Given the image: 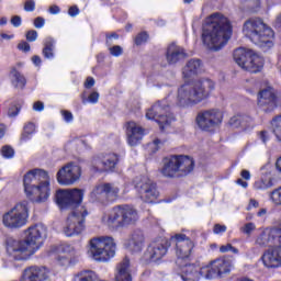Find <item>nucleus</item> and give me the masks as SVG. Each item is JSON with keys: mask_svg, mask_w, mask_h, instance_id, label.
Wrapping results in <instances>:
<instances>
[{"mask_svg": "<svg viewBox=\"0 0 281 281\" xmlns=\"http://www.w3.org/2000/svg\"><path fill=\"white\" fill-rule=\"evenodd\" d=\"M259 205L260 204L258 203V201L250 199L247 210H251V207H258Z\"/></svg>", "mask_w": 281, "mask_h": 281, "instance_id": "61", "label": "nucleus"}, {"mask_svg": "<svg viewBox=\"0 0 281 281\" xmlns=\"http://www.w3.org/2000/svg\"><path fill=\"white\" fill-rule=\"evenodd\" d=\"M134 188L145 203H155V201L159 199L157 183L146 176L136 177L134 180Z\"/></svg>", "mask_w": 281, "mask_h": 281, "instance_id": "14", "label": "nucleus"}, {"mask_svg": "<svg viewBox=\"0 0 281 281\" xmlns=\"http://www.w3.org/2000/svg\"><path fill=\"white\" fill-rule=\"evenodd\" d=\"M229 271H232V261L228 259H216L202 267L201 272L205 280H215V278H221V276H225Z\"/></svg>", "mask_w": 281, "mask_h": 281, "instance_id": "19", "label": "nucleus"}, {"mask_svg": "<svg viewBox=\"0 0 281 281\" xmlns=\"http://www.w3.org/2000/svg\"><path fill=\"white\" fill-rule=\"evenodd\" d=\"M139 221L137 209L131 205L115 206L108 216L109 227H126V225H135Z\"/></svg>", "mask_w": 281, "mask_h": 281, "instance_id": "10", "label": "nucleus"}, {"mask_svg": "<svg viewBox=\"0 0 281 281\" xmlns=\"http://www.w3.org/2000/svg\"><path fill=\"white\" fill-rule=\"evenodd\" d=\"M24 192L33 203L49 199V175L43 169H32L23 177Z\"/></svg>", "mask_w": 281, "mask_h": 281, "instance_id": "4", "label": "nucleus"}, {"mask_svg": "<svg viewBox=\"0 0 281 281\" xmlns=\"http://www.w3.org/2000/svg\"><path fill=\"white\" fill-rule=\"evenodd\" d=\"M49 14H60V7L53 4L48 9Z\"/></svg>", "mask_w": 281, "mask_h": 281, "instance_id": "56", "label": "nucleus"}, {"mask_svg": "<svg viewBox=\"0 0 281 281\" xmlns=\"http://www.w3.org/2000/svg\"><path fill=\"white\" fill-rule=\"evenodd\" d=\"M19 113H21V105H19V104L10 105V108L8 110L9 117H16V115H19Z\"/></svg>", "mask_w": 281, "mask_h": 281, "instance_id": "40", "label": "nucleus"}, {"mask_svg": "<svg viewBox=\"0 0 281 281\" xmlns=\"http://www.w3.org/2000/svg\"><path fill=\"white\" fill-rule=\"evenodd\" d=\"M148 41V33L146 32H140L136 35L134 38L135 45H144Z\"/></svg>", "mask_w": 281, "mask_h": 281, "instance_id": "38", "label": "nucleus"}, {"mask_svg": "<svg viewBox=\"0 0 281 281\" xmlns=\"http://www.w3.org/2000/svg\"><path fill=\"white\" fill-rule=\"evenodd\" d=\"M244 120H245L244 116L237 115L231 119V124L233 126H238V125L245 126V123H243Z\"/></svg>", "mask_w": 281, "mask_h": 281, "instance_id": "44", "label": "nucleus"}, {"mask_svg": "<svg viewBox=\"0 0 281 281\" xmlns=\"http://www.w3.org/2000/svg\"><path fill=\"white\" fill-rule=\"evenodd\" d=\"M171 243L176 245V256L178 266L183 265V260L190 258L192 250L194 249V241L184 234H176L170 238Z\"/></svg>", "mask_w": 281, "mask_h": 281, "instance_id": "15", "label": "nucleus"}, {"mask_svg": "<svg viewBox=\"0 0 281 281\" xmlns=\"http://www.w3.org/2000/svg\"><path fill=\"white\" fill-rule=\"evenodd\" d=\"M223 122V112L216 109L202 111L196 116V124L201 131H214Z\"/></svg>", "mask_w": 281, "mask_h": 281, "instance_id": "18", "label": "nucleus"}, {"mask_svg": "<svg viewBox=\"0 0 281 281\" xmlns=\"http://www.w3.org/2000/svg\"><path fill=\"white\" fill-rule=\"evenodd\" d=\"M261 260L268 269L281 267V247L269 248Z\"/></svg>", "mask_w": 281, "mask_h": 281, "instance_id": "27", "label": "nucleus"}, {"mask_svg": "<svg viewBox=\"0 0 281 281\" xmlns=\"http://www.w3.org/2000/svg\"><path fill=\"white\" fill-rule=\"evenodd\" d=\"M125 133L127 137L128 146H137L144 139L146 130L134 121H130L125 124Z\"/></svg>", "mask_w": 281, "mask_h": 281, "instance_id": "22", "label": "nucleus"}, {"mask_svg": "<svg viewBox=\"0 0 281 281\" xmlns=\"http://www.w3.org/2000/svg\"><path fill=\"white\" fill-rule=\"evenodd\" d=\"M80 177H82V168L76 162L66 164L56 175L59 186H74V183L80 181Z\"/></svg>", "mask_w": 281, "mask_h": 281, "instance_id": "16", "label": "nucleus"}, {"mask_svg": "<svg viewBox=\"0 0 281 281\" xmlns=\"http://www.w3.org/2000/svg\"><path fill=\"white\" fill-rule=\"evenodd\" d=\"M234 60L241 69L250 71V74H258V71H262V67H265V58L247 48L235 49Z\"/></svg>", "mask_w": 281, "mask_h": 281, "instance_id": "11", "label": "nucleus"}, {"mask_svg": "<svg viewBox=\"0 0 281 281\" xmlns=\"http://www.w3.org/2000/svg\"><path fill=\"white\" fill-rule=\"evenodd\" d=\"M89 251L97 262H109L115 256L117 246L113 237H93L89 241Z\"/></svg>", "mask_w": 281, "mask_h": 281, "instance_id": "9", "label": "nucleus"}, {"mask_svg": "<svg viewBox=\"0 0 281 281\" xmlns=\"http://www.w3.org/2000/svg\"><path fill=\"white\" fill-rule=\"evenodd\" d=\"M38 38V32H36L35 30H31L26 33V41H29V43H34V41H36Z\"/></svg>", "mask_w": 281, "mask_h": 281, "instance_id": "43", "label": "nucleus"}, {"mask_svg": "<svg viewBox=\"0 0 281 281\" xmlns=\"http://www.w3.org/2000/svg\"><path fill=\"white\" fill-rule=\"evenodd\" d=\"M170 249V243L166 238H158L148 244L145 252L144 259L147 262H159Z\"/></svg>", "mask_w": 281, "mask_h": 281, "instance_id": "17", "label": "nucleus"}, {"mask_svg": "<svg viewBox=\"0 0 281 281\" xmlns=\"http://www.w3.org/2000/svg\"><path fill=\"white\" fill-rule=\"evenodd\" d=\"M33 110L41 112L45 110V104L41 101H37L33 104Z\"/></svg>", "mask_w": 281, "mask_h": 281, "instance_id": "54", "label": "nucleus"}, {"mask_svg": "<svg viewBox=\"0 0 281 281\" xmlns=\"http://www.w3.org/2000/svg\"><path fill=\"white\" fill-rule=\"evenodd\" d=\"M274 25L277 27H281V12L277 15V19L274 21Z\"/></svg>", "mask_w": 281, "mask_h": 281, "instance_id": "62", "label": "nucleus"}, {"mask_svg": "<svg viewBox=\"0 0 281 281\" xmlns=\"http://www.w3.org/2000/svg\"><path fill=\"white\" fill-rule=\"evenodd\" d=\"M93 168L97 172H113L117 164H120V156L116 154H105L93 159Z\"/></svg>", "mask_w": 281, "mask_h": 281, "instance_id": "20", "label": "nucleus"}, {"mask_svg": "<svg viewBox=\"0 0 281 281\" xmlns=\"http://www.w3.org/2000/svg\"><path fill=\"white\" fill-rule=\"evenodd\" d=\"M2 157L5 159H12L14 157V149L8 145L3 146L1 149Z\"/></svg>", "mask_w": 281, "mask_h": 281, "instance_id": "39", "label": "nucleus"}, {"mask_svg": "<svg viewBox=\"0 0 281 281\" xmlns=\"http://www.w3.org/2000/svg\"><path fill=\"white\" fill-rule=\"evenodd\" d=\"M178 267L181 269V279L183 281H199L201 278H205V274L201 272L203 268H199V266L181 263Z\"/></svg>", "mask_w": 281, "mask_h": 281, "instance_id": "25", "label": "nucleus"}, {"mask_svg": "<svg viewBox=\"0 0 281 281\" xmlns=\"http://www.w3.org/2000/svg\"><path fill=\"white\" fill-rule=\"evenodd\" d=\"M85 199V191L81 189H60L56 192V201L61 210L75 209V211L68 215L66 224L63 228V233L68 238L74 236H80L87 228L85 225L89 212L87 207L80 206Z\"/></svg>", "mask_w": 281, "mask_h": 281, "instance_id": "1", "label": "nucleus"}, {"mask_svg": "<svg viewBox=\"0 0 281 281\" xmlns=\"http://www.w3.org/2000/svg\"><path fill=\"white\" fill-rule=\"evenodd\" d=\"M221 254H227V251H232V244H227L220 247Z\"/></svg>", "mask_w": 281, "mask_h": 281, "instance_id": "58", "label": "nucleus"}, {"mask_svg": "<svg viewBox=\"0 0 281 281\" xmlns=\"http://www.w3.org/2000/svg\"><path fill=\"white\" fill-rule=\"evenodd\" d=\"M30 218V202L27 200L18 202L12 209L2 215V224L7 229H21L27 225Z\"/></svg>", "mask_w": 281, "mask_h": 281, "instance_id": "8", "label": "nucleus"}, {"mask_svg": "<svg viewBox=\"0 0 281 281\" xmlns=\"http://www.w3.org/2000/svg\"><path fill=\"white\" fill-rule=\"evenodd\" d=\"M200 72H201V61L199 59H191L182 68V78L184 80H190V78H194V76H199Z\"/></svg>", "mask_w": 281, "mask_h": 281, "instance_id": "30", "label": "nucleus"}, {"mask_svg": "<svg viewBox=\"0 0 281 281\" xmlns=\"http://www.w3.org/2000/svg\"><path fill=\"white\" fill-rule=\"evenodd\" d=\"M5 135V125L0 124V139Z\"/></svg>", "mask_w": 281, "mask_h": 281, "instance_id": "63", "label": "nucleus"}, {"mask_svg": "<svg viewBox=\"0 0 281 281\" xmlns=\"http://www.w3.org/2000/svg\"><path fill=\"white\" fill-rule=\"evenodd\" d=\"M256 190H269V188H273V179H261L255 182Z\"/></svg>", "mask_w": 281, "mask_h": 281, "instance_id": "33", "label": "nucleus"}, {"mask_svg": "<svg viewBox=\"0 0 281 281\" xmlns=\"http://www.w3.org/2000/svg\"><path fill=\"white\" fill-rule=\"evenodd\" d=\"M232 23L221 13L211 14L202 30V43L211 52H221L232 38Z\"/></svg>", "mask_w": 281, "mask_h": 281, "instance_id": "3", "label": "nucleus"}, {"mask_svg": "<svg viewBox=\"0 0 281 281\" xmlns=\"http://www.w3.org/2000/svg\"><path fill=\"white\" fill-rule=\"evenodd\" d=\"M186 56H188V54H186L183 47L177 44H171L167 48L166 58L169 65H177V63H179V60H183Z\"/></svg>", "mask_w": 281, "mask_h": 281, "instance_id": "29", "label": "nucleus"}, {"mask_svg": "<svg viewBox=\"0 0 281 281\" xmlns=\"http://www.w3.org/2000/svg\"><path fill=\"white\" fill-rule=\"evenodd\" d=\"M271 137L269 136V132L267 131H261L259 133V139H261L262 144H267Z\"/></svg>", "mask_w": 281, "mask_h": 281, "instance_id": "49", "label": "nucleus"}, {"mask_svg": "<svg viewBox=\"0 0 281 281\" xmlns=\"http://www.w3.org/2000/svg\"><path fill=\"white\" fill-rule=\"evenodd\" d=\"M109 52L111 56H114L115 58L122 56L124 54V49L120 45H115L109 48Z\"/></svg>", "mask_w": 281, "mask_h": 281, "instance_id": "41", "label": "nucleus"}, {"mask_svg": "<svg viewBox=\"0 0 281 281\" xmlns=\"http://www.w3.org/2000/svg\"><path fill=\"white\" fill-rule=\"evenodd\" d=\"M34 26L37 29V30H41V27H44L45 26V19H43L42 16H38L34 20Z\"/></svg>", "mask_w": 281, "mask_h": 281, "instance_id": "48", "label": "nucleus"}, {"mask_svg": "<svg viewBox=\"0 0 281 281\" xmlns=\"http://www.w3.org/2000/svg\"><path fill=\"white\" fill-rule=\"evenodd\" d=\"M43 55L45 58H54V45H56V41L52 37H47L44 43Z\"/></svg>", "mask_w": 281, "mask_h": 281, "instance_id": "32", "label": "nucleus"}, {"mask_svg": "<svg viewBox=\"0 0 281 281\" xmlns=\"http://www.w3.org/2000/svg\"><path fill=\"white\" fill-rule=\"evenodd\" d=\"M18 49H20V52L27 53V52H30V44L27 42H21L18 45Z\"/></svg>", "mask_w": 281, "mask_h": 281, "instance_id": "52", "label": "nucleus"}, {"mask_svg": "<svg viewBox=\"0 0 281 281\" xmlns=\"http://www.w3.org/2000/svg\"><path fill=\"white\" fill-rule=\"evenodd\" d=\"M120 196V184L117 182H106L97 184L90 192L92 203H109Z\"/></svg>", "mask_w": 281, "mask_h": 281, "instance_id": "13", "label": "nucleus"}, {"mask_svg": "<svg viewBox=\"0 0 281 281\" xmlns=\"http://www.w3.org/2000/svg\"><path fill=\"white\" fill-rule=\"evenodd\" d=\"M114 281H133V276L131 274V259H128V257H125L117 263Z\"/></svg>", "mask_w": 281, "mask_h": 281, "instance_id": "28", "label": "nucleus"}, {"mask_svg": "<svg viewBox=\"0 0 281 281\" xmlns=\"http://www.w3.org/2000/svg\"><path fill=\"white\" fill-rule=\"evenodd\" d=\"M258 106L265 113H271L278 106V97L273 88L268 87L258 93Z\"/></svg>", "mask_w": 281, "mask_h": 281, "instance_id": "21", "label": "nucleus"}, {"mask_svg": "<svg viewBox=\"0 0 281 281\" xmlns=\"http://www.w3.org/2000/svg\"><path fill=\"white\" fill-rule=\"evenodd\" d=\"M61 251L64 254H75L76 252V249L74 248V246L69 245V244H66L61 247Z\"/></svg>", "mask_w": 281, "mask_h": 281, "instance_id": "51", "label": "nucleus"}, {"mask_svg": "<svg viewBox=\"0 0 281 281\" xmlns=\"http://www.w3.org/2000/svg\"><path fill=\"white\" fill-rule=\"evenodd\" d=\"M32 63L33 65H35V67H41V63H42L41 56L34 55L32 57Z\"/></svg>", "mask_w": 281, "mask_h": 281, "instance_id": "60", "label": "nucleus"}, {"mask_svg": "<svg viewBox=\"0 0 281 281\" xmlns=\"http://www.w3.org/2000/svg\"><path fill=\"white\" fill-rule=\"evenodd\" d=\"M49 271L45 267L31 266L23 270L20 281H45Z\"/></svg>", "mask_w": 281, "mask_h": 281, "instance_id": "23", "label": "nucleus"}, {"mask_svg": "<svg viewBox=\"0 0 281 281\" xmlns=\"http://www.w3.org/2000/svg\"><path fill=\"white\" fill-rule=\"evenodd\" d=\"M61 115H63L65 122H67L68 124L74 122V114L70 111L63 110Z\"/></svg>", "mask_w": 281, "mask_h": 281, "instance_id": "46", "label": "nucleus"}, {"mask_svg": "<svg viewBox=\"0 0 281 281\" xmlns=\"http://www.w3.org/2000/svg\"><path fill=\"white\" fill-rule=\"evenodd\" d=\"M215 89L214 81L210 79H199L191 83H184L178 89V104L180 106H194L207 100Z\"/></svg>", "mask_w": 281, "mask_h": 281, "instance_id": "5", "label": "nucleus"}, {"mask_svg": "<svg viewBox=\"0 0 281 281\" xmlns=\"http://www.w3.org/2000/svg\"><path fill=\"white\" fill-rule=\"evenodd\" d=\"M95 85V79L93 77H88L85 82L86 89H91Z\"/></svg>", "mask_w": 281, "mask_h": 281, "instance_id": "55", "label": "nucleus"}, {"mask_svg": "<svg viewBox=\"0 0 281 281\" xmlns=\"http://www.w3.org/2000/svg\"><path fill=\"white\" fill-rule=\"evenodd\" d=\"M276 168L279 172H281V156L277 159Z\"/></svg>", "mask_w": 281, "mask_h": 281, "instance_id": "64", "label": "nucleus"}, {"mask_svg": "<svg viewBox=\"0 0 281 281\" xmlns=\"http://www.w3.org/2000/svg\"><path fill=\"white\" fill-rule=\"evenodd\" d=\"M146 119L157 122L160 131H164L166 126H170V123L175 120V115L170 112V102L168 99H162L151 105L146 112Z\"/></svg>", "mask_w": 281, "mask_h": 281, "instance_id": "12", "label": "nucleus"}, {"mask_svg": "<svg viewBox=\"0 0 281 281\" xmlns=\"http://www.w3.org/2000/svg\"><path fill=\"white\" fill-rule=\"evenodd\" d=\"M214 234H225L227 232V226L215 224L213 228Z\"/></svg>", "mask_w": 281, "mask_h": 281, "instance_id": "47", "label": "nucleus"}, {"mask_svg": "<svg viewBox=\"0 0 281 281\" xmlns=\"http://www.w3.org/2000/svg\"><path fill=\"white\" fill-rule=\"evenodd\" d=\"M82 100V104H87L88 102L90 104H98V101L100 100V93H98L97 91L91 92L87 98H85V95L81 97Z\"/></svg>", "mask_w": 281, "mask_h": 281, "instance_id": "35", "label": "nucleus"}, {"mask_svg": "<svg viewBox=\"0 0 281 281\" xmlns=\"http://www.w3.org/2000/svg\"><path fill=\"white\" fill-rule=\"evenodd\" d=\"M146 245V237L144 236V232L137 229L134 231L125 244L128 251L132 254H140Z\"/></svg>", "mask_w": 281, "mask_h": 281, "instance_id": "24", "label": "nucleus"}, {"mask_svg": "<svg viewBox=\"0 0 281 281\" xmlns=\"http://www.w3.org/2000/svg\"><path fill=\"white\" fill-rule=\"evenodd\" d=\"M36 133V125L32 122H29L23 127V133L21 135V142H27L32 139V136Z\"/></svg>", "mask_w": 281, "mask_h": 281, "instance_id": "31", "label": "nucleus"}, {"mask_svg": "<svg viewBox=\"0 0 281 281\" xmlns=\"http://www.w3.org/2000/svg\"><path fill=\"white\" fill-rule=\"evenodd\" d=\"M243 32L247 38L261 49L273 47V30L260 18H251L244 23Z\"/></svg>", "mask_w": 281, "mask_h": 281, "instance_id": "6", "label": "nucleus"}, {"mask_svg": "<svg viewBox=\"0 0 281 281\" xmlns=\"http://www.w3.org/2000/svg\"><path fill=\"white\" fill-rule=\"evenodd\" d=\"M243 234H246V236H251L252 232H256V224L254 223H247L243 227L239 228Z\"/></svg>", "mask_w": 281, "mask_h": 281, "instance_id": "37", "label": "nucleus"}, {"mask_svg": "<svg viewBox=\"0 0 281 281\" xmlns=\"http://www.w3.org/2000/svg\"><path fill=\"white\" fill-rule=\"evenodd\" d=\"M113 38H114V41H117V38H120V35H117L116 33H112V34L106 35L108 45H111Z\"/></svg>", "mask_w": 281, "mask_h": 281, "instance_id": "57", "label": "nucleus"}, {"mask_svg": "<svg viewBox=\"0 0 281 281\" xmlns=\"http://www.w3.org/2000/svg\"><path fill=\"white\" fill-rule=\"evenodd\" d=\"M160 170L164 177L172 179L173 177H186L194 170V159L186 155H172L162 160Z\"/></svg>", "mask_w": 281, "mask_h": 281, "instance_id": "7", "label": "nucleus"}, {"mask_svg": "<svg viewBox=\"0 0 281 281\" xmlns=\"http://www.w3.org/2000/svg\"><path fill=\"white\" fill-rule=\"evenodd\" d=\"M45 238H47V226L41 223L32 225L25 231L24 240L12 237L7 239V251L14 260H27V256H33L41 249Z\"/></svg>", "mask_w": 281, "mask_h": 281, "instance_id": "2", "label": "nucleus"}, {"mask_svg": "<svg viewBox=\"0 0 281 281\" xmlns=\"http://www.w3.org/2000/svg\"><path fill=\"white\" fill-rule=\"evenodd\" d=\"M24 10H25V12H34V10H36V1L26 0L24 2Z\"/></svg>", "mask_w": 281, "mask_h": 281, "instance_id": "42", "label": "nucleus"}, {"mask_svg": "<svg viewBox=\"0 0 281 281\" xmlns=\"http://www.w3.org/2000/svg\"><path fill=\"white\" fill-rule=\"evenodd\" d=\"M21 23H22L21 16L14 15L11 18V25H13V27H21Z\"/></svg>", "mask_w": 281, "mask_h": 281, "instance_id": "50", "label": "nucleus"}, {"mask_svg": "<svg viewBox=\"0 0 281 281\" xmlns=\"http://www.w3.org/2000/svg\"><path fill=\"white\" fill-rule=\"evenodd\" d=\"M68 14L69 16H78V14H80V9H78V7H70L68 10Z\"/></svg>", "mask_w": 281, "mask_h": 281, "instance_id": "53", "label": "nucleus"}, {"mask_svg": "<svg viewBox=\"0 0 281 281\" xmlns=\"http://www.w3.org/2000/svg\"><path fill=\"white\" fill-rule=\"evenodd\" d=\"M57 262L60 265V267H67V265L70 262V258L65 255H59L57 257Z\"/></svg>", "mask_w": 281, "mask_h": 281, "instance_id": "45", "label": "nucleus"}, {"mask_svg": "<svg viewBox=\"0 0 281 281\" xmlns=\"http://www.w3.org/2000/svg\"><path fill=\"white\" fill-rule=\"evenodd\" d=\"M240 175L241 178L245 179L246 181H249V179H251V173L247 169L241 170Z\"/></svg>", "mask_w": 281, "mask_h": 281, "instance_id": "59", "label": "nucleus"}, {"mask_svg": "<svg viewBox=\"0 0 281 281\" xmlns=\"http://www.w3.org/2000/svg\"><path fill=\"white\" fill-rule=\"evenodd\" d=\"M21 67H23V63H18L9 68V79L14 89H25V85H27L25 75L19 71Z\"/></svg>", "mask_w": 281, "mask_h": 281, "instance_id": "26", "label": "nucleus"}, {"mask_svg": "<svg viewBox=\"0 0 281 281\" xmlns=\"http://www.w3.org/2000/svg\"><path fill=\"white\" fill-rule=\"evenodd\" d=\"M270 199L273 202L274 205H281V187L274 189L270 193Z\"/></svg>", "mask_w": 281, "mask_h": 281, "instance_id": "36", "label": "nucleus"}, {"mask_svg": "<svg viewBox=\"0 0 281 281\" xmlns=\"http://www.w3.org/2000/svg\"><path fill=\"white\" fill-rule=\"evenodd\" d=\"M241 5H245L251 12H258L260 8V0H241Z\"/></svg>", "mask_w": 281, "mask_h": 281, "instance_id": "34", "label": "nucleus"}]
</instances>
